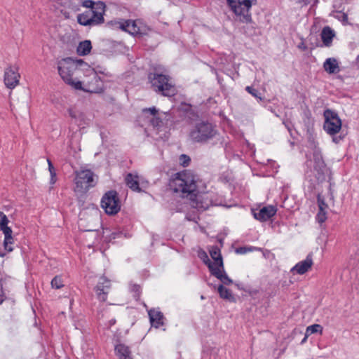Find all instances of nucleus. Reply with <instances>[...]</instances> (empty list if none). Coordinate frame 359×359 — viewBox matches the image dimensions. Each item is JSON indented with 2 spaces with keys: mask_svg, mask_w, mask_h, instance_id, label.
Wrapping results in <instances>:
<instances>
[{
  "mask_svg": "<svg viewBox=\"0 0 359 359\" xmlns=\"http://www.w3.org/2000/svg\"><path fill=\"white\" fill-rule=\"evenodd\" d=\"M197 177L190 170H185L175 174L170 180L169 186L175 193L181 194L182 197H189V199L196 202L197 208L207 209L208 204L203 205L200 200L202 196Z\"/></svg>",
  "mask_w": 359,
  "mask_h": 359,
  "instance_id": "f257e3e1",
  "label": "nucleus"
},
{
  "mask_svg": "<svg viewBox=\"0 0 359 359\" xmlns=\"http://www.w3.org/2000/svg\"><path fill=\"white\" fill-rule=\"evenodd\" d=\"M88 64L83 60H74L71 57L64 58L59 61L57 70L62 79L74 89H81L82 82L74 81L73 75L75 72L85 71Z\"/></svg>",
  "mask_w": 359,
  "mask_h": 359,
  "instance_id": "f03ea898",
  "label": "nucleus"
},
{
  "mask_svg": "<svg viewBox=\"0 0 359 359\" xmlns=\"http://www.w3.org/2000/svg\"><path fill=\"white\" fill-rule=\"evenodd\" d=\"M147 78L151 89L157 94L165 97H172L176 94V88L169 75L154 69L149 72Z\"/></svg>",
  "mask_w": 359,
  "mask_h": 359,
  "instance_id": "7ed1b4c3",
  "label": "nucleus"
},
{
  "mask_svg": "<svg viewBox=\"0 0 359 359\" xmlns=\"http://www.w3.org/2000/svg\"><path fill=\"white\" fill-rule=\"evenodd\" d=\"M217 134L216 125L208 121H201L194 124L189 136L193 142L205 144L214 139Z\"/></svg>",
  "mask_w": 359,
  "mask_h": 359,
  "instance_id": "20e7f679",
  "label": "nucleus"
},
{
  "mask_svg": "<svg viewBox=\"0 0 359 359\" xmlns=\"http://www.w3.org/2000/svg\"><path fill=\"white\" fill-rule=\"evenodd\" d=\"M74 192L76 194L84 195L90 189L96 186L97 176L90 169H81L74 172Z\"/></svg>",
  "mask_w": 359,
  "mask_h": 359,
  "instance_id": "39448f33",
  "label": "nucleus"
},
{
  "mask_svg": "<svg viewBox=\"0 0 359 359\" xmlns=\"http://www.w3.org/2000/svg\"><path fill=\"white\" fill-rule=\"evenodd\" d=\"M323 116L325 118L323 123L324 130L328 135L332 136V141L334 143L339 144L345 137V135L341 134L336 136L341 128L342 123L341 118L336 111L330 109H327L324 111Z\"/></svg>",
  "mask_w": 359,
  "mask_h": 359,
  "instance_id": "423d86ee",
  "label": "nucleus"
},
{
  "mask_svg": "<svg viewBox=\"0 0 359 359\" xmlns=\"http://www.w3.org/2000/svg\"><path fill=\"white\" fill-rule=\"evenodd\" d=\"M306 170L305 175L307 177H311L312 175L317 180H323L325 177L326 164L323 160L321 151L316 147L313 153V160H307L306 162Z\"/></svg>",
  "mask_w": 359,
  "mask_h": 359,
  "instance_id": "0eeeda50",
  "label": "nucleus"
},
{
  "mask_svg": "<svg viewBox=\"0 0 359 359\" xmlns=\"http://www.w3.org/2000/svg\"><path fill=\"white\" fill-rule=\"evenodd\" d=\"M253 0H226L230 11L237 17L238 20L243 23L252 21L250 9Z\"/></svg>",
  "mask_w": 359,
  "mask_h": 359,
  "instance_id": "6e6552de",
  "label": "nucleus"
},
{
  "mask_svg": "<svg viewBox=\"0 0 359 359\" xmlns=\"http://www.w3.org/2000/svg\"><path fill=\"white\" fill-rule=\"evenodd\" d=\"M84 72L85 76L88 79L83 81L84 86L80 90L90 93H102L104 90V81L97 75V72L88 65Z\"/></svg>",
  "mask_w": 359,
  "mask_h": 359,
  "instance_id": "1a4fd4ad",
  "label": "nucleus"
},
{
  "mask_svg": "<svg viewBox=\"0 0 359 359\" xmlns=\"http://www.w3.org/2000/svg\"><path fill=\"white\" fill-rule=\"evenodd\" d=\"M101 207L107 215H114L121 210V202L118 193L114 190L106 192L101 199Z\"/></svg>",
  "mask_w": 359,
  "mask_h": 359,
  "instance_id": "9d476101",
  "label": "nucleus"
},
{
  "mask_svg": "<svg viewBox=\"0 0 359 359\" xmlns=\"http://www.w3.org/2000/svg\"><path fill=\"white\" fill-rule=\"evenodd\" d=\"M20 75L19 68L16 65H9L5 69L4 81L5 86L9 89H13L19 83Z\"/></svg>",
  "mask_w": 359,
  "mask_h": 359,
  "instance_id": "9b49d317",
  "label": "nucleus"
},
{
  "mask_svg": "<svg viewBox=\"0 0 359 359\" xmlns=\"http://www.w3.org/2000/svg\"><path fill=\"white\" fill-rule=\"evenodd\" d=\"M111 286V280L107 278L105 276L100 278L97 284L94 288L97 298L99 301L103 302L107 301Z\"/></svg>",
  "mask_w": 359,
  "mask_h": 359,
  "instance_id": "f8f14e48",
  "label": "nucleus"
},
{
  "mask_svg": "<svg viewBox=\"0 0 359 359\" xmlns=\"http://www.w3.org/2000/svg\"><path fill=\"white\" fill-rule=\"evenodd\" d=\"M96 6L94 9L88 10L91 12L90 18L93 21L90 22V27L102 25L104 22L105 4L102 1H97Z\"/></svg>",
  "mask_w": 359,
  "mask_h": 359,
  "instance_id": "ddd939ff",
  "label": "nucleus"
},
{
  "mask_svg": "<svg viewBox=\"0 0 359 359\" xmlns=\"http://www.w3.org/2000/svg\"><path fill=\"white\" fill-rule=\"evenodd\" d=\"M276 208L273 205L263 207L259 210H252L254 217L259 221H267L276 213Z\"/></svg>",
  "mask_w": 359,
  "mask_h": 359,
  "instance_id": "4468645a",
  "label": "nucleus"
},
{
  "mask_svg": "<svg viewBox=\"0 0 359 359\" xmlns=\"http://www.w3.org/2000/svg\"><path fill=\"white\" fill-rule=\"evenodd\" d=\"M313 265L312 255L309 254L304 260L297 263L292 269L291 271L299 275L306 273Z\"/></svg>",
  "mask_w": 359,
  "mask_h": 359,
  "instance_id": "2eb2a0df",
  "label": "nucleus"
},
{
  "mask_svg": "<svg viewBox=\"0 0 359 359\" xmlns=\"http://www.w3.org/2000/svg\"><path fill=\"white\" fill-rule=\"evenodd\" d=\"M320 35L323 42L320 46L330 47L332 45L333 39L336 36V33L330 27L325 26Z\"/></svg>",
  "mask_w": 359,
  "mask_h": 359,
  "instance_id": "dca6fc26",
  "label": "nucleus"
},
{
  "mask_svg": "<svg viewBox=\"0 0 359 359\" xmlns=\"http://www.w3.org/2000/svg\"><path fill=\"white\" fill-rule=\"evenodd\" d=\"M210 274L219 279L224 285H231L233 280L226 274L224 267H215L211 269Z\"/></svg>",
  "mask_w": 359,
  "mask_h": 359,
  "instance_id": "f3484780",
  "label": "nucleus"
},
{
  "mask_svg": "<svg viewBox=\"0 0 359 359\" xmlns=\"http://www.w3.org/2000/svg\"><path fill=\"white\" fill-rule=\"evenodd\" d=\"M148 315L149 317V320L152 326L155 328H159L161 326L163 325V314L161 311H157L155 309H150L148 311Z\"/></svg>",
  "mask_w": 359,
  "mask_h": 359,
  "instance_id": "a211bd4d",
  "label": "nucleus"
},
{
  "mask_svg": "<svg viewBox=\"0 0 359 359\" xmlns=\"http://www.w3.org/2000/svg\"><path fill=\"white\" fill-rule=\"evenodd\" d=\"M114 351L119 359H133L130 348L124 344H116Z\"/></svg>",
  "mask_w": 359,
  "mask_h": 359,
  "instance_id": "6ab92c4d",
  "label": "nucleus"
},
{
  "mask_svg": "<svg viewBox=\"0 0 359 359\" xmlns=\"http://www.w3.org/2000/svg\"><path fill=\"white\" fill-rule=\"evenodd\" d=\"M323 68L328 74H336L340 71L337 60L334 57H329L323 63Z\"/></svg>",
  "mask_w": 359,
  "mask_h": 359,
  "instance_id": "aec40b11",
  "label": "nucleus"
},
{
  "mask_svg": "<svg viewBox=\"0 0 359 359\" xmlns=\"http://www.w3.org/2000/svg\"><path fill=\"white\" fill-rule=\"evenodd\" d=\"M210 255L214 260V262L212 263L215 264V267H223L224 263L222 256L221 255L220 249L217 246L215 245L211 248L210 250Z\"/></svg>",
  "mask_w": 359,
  "mask_h": 359,
  "instance_id": "412c9836",
  "label": "nucleus"
},
{
  "mask_svg": "<svg viewBox=\"0 0 359 359\" xmlns=\"http://www.w3.org/2000/svg\"><path fill=\"white\" fill-rule=\"evenodd\" d=\"M126 183L127 186L133 191L137 192L142 191V189L139 185L138 177L137 175H133L131 173H128L126 177Z\"/></svg>",
  "mask_w": 359,
  "mask_h": 359,
  "instance_id": "4be33fe9",
  "label": "nucleus"
},
{
  "mask_svg": "<svg viewBox=\"0 0 359 359\" xmlns=\"http://www.w3.org/2000/svg\"><path fill=\"white\" fill-rule=\"evenodd\" d=\"M92 49V45L90 40H85L79 43L76 52L79 55H87Z\"/></svg>",
  "mask_w": 359,
  "mask_h": 359,
  "instance_id": "5701e85b",
  "label": "nucleus"
},
{
  "mask_svg": "<svg viewBox=\"0 0 359 359\" xmlns=\"http://www.w3.org/2000/svg\"><path fill=\"white\" fill-rule=\"evenodd\" d=\"M3 233L5 236L4 241V250L8 252H12L13 249L12 247H10L9 245L14 242V239L12 236L13 231L11 228L6 229V230L3 231Z\"/></svg>",
  "mask_w": 359,
  "mask_h": 359,
  "instance_id": "b1692460",
  "label": "nucleus"
},
{
  "mask_svg": "<svg viewBox=\"0 0 359 359\" xmlns=\"http://www.w3.org/2000/svg\"><path fill=\"white\" fill-rule=\"evenodd\" d=\"M217 290L221 298L229 300V302L235 301V297H233L231 291L225 287L223 285H219Z\"/></svg>",
  "mask_w": 359,
  "mask_h": 359,
  "instance_id": "393cba45",
  "label": "nucleus"
},
{
  "mask_svg": "<svg viewBox=\"0 0 359 359\" xmlns=\"http://www.w3.org/2000/svg\"><path fill=\"white\" fill-rule=\"evenodd\" d=\"M126 26L128 27V33H129L130 34L133 36L142 34L135 20H128V24H126Z\"/></svg>",
  "mask_w": 359,
  "mask_h": 359,
  "instance_id": "a878e982",
  "label": "nucleus"
},
{
  "mask_svg": "<svg viewBox=\"0 0 359 359\" xmlns=\"http://www.w3.org/2000/svg\"><path fill=\"white\" fill-rule=\"evenodd\" d=\"M90 11H86L83 13L79 14L77 16L78 22L81 25L90 27V22H93L90 18Z\"/></svg>",
  "mask_w": 359,
  "mask_h": 359,
  "instance_id": "bb28decb",
  "label": "nucleus"
},
{
  "mask_svg": "<svg viewBox=\"0 0 359 359\" xmlns=\"http://www.w3.org/2000/svg\"><path fill=\"white\" fill-rule=\"evenodd\" d=\"M331 15L335 19L340 21L343 25H349V22L348 21V15L346 13L340 11H334L332 12Z\"/></svg>",
  "mask_w": 359,
  "mask_h": 359,
  "instance_id": "cd10ccee",
  "label": "nucleus"
},
{
  "mask_svg": "<svg viewBox=\"0 0 359 359\" xmlns=\"http://www.w3.org/2000/svg\"><path fill=\"white\" fill-rule=\"evenodd\" d=\"M198 255L203 262L208 267L210 272L211 271V269H214L215 267V264L210 261L208 254L204 250H200Z\"/></svg>",
  "mask_w": 359,
  "mask_h": 359,
  "instance_id": "c85d7f7f",
  "label": "nucleus"
},
{
  "mask_svg": "<svg viewBox=\"0 0 359 359\" xmlns=\"http://www.w3.org/2000/svg\"><path fill=\"white\" fill-rule=\"evenodd\" d=\"M323 330V327L319 324H313L312 325L308 326L306 329V337H309L311 334L315 333H320L322 334Z\"/></svg>",
  "mask_w": 359,
  "mask_h": 359,
  "instance_id": "c756f323",
  "label": "nucleus"
},
{
  "mask_svg": "<svg viewBox=\"0 0 359 359\" xmlns=\"http://www.w3.org/2000/svg\"><path fill=\"white\" fill-rule=\"evenodd\" d=\"M9 223V220L7 216L3 212L0 211V230L2 231L6 230V229H10L8 226Z\"/></svg>",
  "mask_w": 359,
  "mask_h": 359,
  "instance_id": "7c9ffc66",
  "label": "nucleus"
},
{
  "mask_svg": "<svg viewBox=\"0 0 359 359\" xmlns=\"http://www.w3.org/2000/svg\"><path fill=\"white\" fill-rule=\"evenodd\" d=\"M51 286L55 289H60L64 286L63 280L62 277L60 276H55L51 280Z\"/></svg>",
  "mask_w": 359,
  "mask_h": 359,
  "instance_id": "2f4dec72",
  "label": "nucleus"
},
{
  "mask_svg": "<svg viewBox=\"0 0 359 359\" xmlns=\"http://www.w3.org/2000/svg\"><path fill=\"white\" fill-rule=\"evenodd\" d=\"M68 8L74 12L80 11L81 0H69Z\"/></svg>",
  "mask_w": 359,
  "mask_h": 359,
  "instance_id": "473e14b6",
  "label": "nucleus"
},
{
  "mask_svg": "<svg viewBox=\"0 0 359 359\" xmlns=\"http://www.w3.org/2000/svg\"><path fill=\"white\" fill-rule=\"evenodd\" d=\"M245 90L250 93V95H252L254 97H255L256 99H257L259 101H262V97L261 96V93L258 91V90L254 88L252 86H246L245 87Z\"/></svg>",
  "mask_w": 359,
  "mask_h": 359,
  "instance_id": "72a5a7b5",
  "label": "nucleus"
},
{
  "mask_svg": "<svg viewBox=\"0 0 359 359\" xmlns=\"http://www.w3.org/2000/svg\"><path fill=\"white\" fill-rule=\"evenodd\" d=\"M130 291L133 292V297L136 300H138L141 294V287L137 284H133L130 285Z\"/></svg>",
  "mask_w": 359,
  "mask_h": 359,
  "instance_id": "f704fd0d",
  "label": "nucleus"
},
{
  "mask_svg": "<svg viewBox=\"0 0 359 359\" xmlns=\"http://www.w3.org/2000/svg\"><path fill=\"white\" fill-rule=\"evenodd\" d=\"M97 6V2L92 0H81V6L90 8V10L94 9Z\"/></svg>",
  "mask_w": 359,
  "mask_h": 359,
  "instance_id": "c9c22d12",
  "label": "nucleus"
},
{
  "mask_svg": "<svg viewBox=\"0 0 359 359\" xmlns=\"http://www.w3.org/2000/svg\"><path fill=\"white\" fill-rule=\"evenodd\" d=\"M316 219L319 224H323V222H325V220L327 219L326 211L319 210L318 212L316 215Z\"/></svg>",
  "mask_w": 359,
  "mask_h": 359,
  "instance_id": "e433bc0d",
  "label": "nucleus"
},
{
  "mask_svg": "<svg viewBox=\"0 0 359 359\" xmlns=\"http://www.w3.org/2000/svg\"><path fill=\"white\" fill-rule=\"evenodd\" d=\"M317 202L319 210L326 211V209L328 208V205L325 202L324 198L321 196L320 194H318L317 196Z\"/></svg>",
  "mask_w": 359,
  "mask_h": 359,
  "instance_id": "4c0bfd02",
  "label": "nucleus"
},
{
  "mask_svg": "<svg viewBox=\"0 0 359 359\" xmlns=\"http://www.w3.org/2000/svg\"><path fill=\"white\" fill-rule=\"evenodd\" d=\"M191 161V158L189 156L186 154H182L180 156V162L182 165L184 167L188 166Z\"/></svg>",
  "mask_w": 359,
  "mask_h": 359,
  "instance_id": "58836bf2",
  "label": "nucleus"
},
{
  "mask_svg": "<svg viewBox=\"0 0 359 359\" xmlns=\"http://www.w3.org/2000/svg\"><path fill=\"white\" fill-rule=\"evenodd\" d=\"M158 109L155 107H149V108H144L142 109L143 114H147L149 113L150 114L153 115L154 116H156V114L158 113Z\"/></svg>",
  "mask_w": 359,
  "mask_h": 359,
  "instance_id": "ea45409f",
  "label": "nucleus"
},
{
  "mask_svg": "<svg viewBox=\"0 0 359 359\" xmlns=\"http://www.w3.org/2000/svg\"><path fill=\"white\" fill-rule=\"evenodd\" d=\"M150 122H151V124L154 126V127H158L161 126V123L162 122L161 119L158 117H156V116H154L151 120H150Z\"/></svg>",
  "mask_w": 359,
  "mask_h": 359,
  "instance_id": "a19ab883",
  "label": "nucleus"
},
{
  "mask_svg": "<svg viewBox=\"0 0 359 359\" xmlns=\"http://www.w3.org/2000/svg\"><path fill=\"white\" fill-rule=\"evenodd\" d=\"M128 24V20H123V21H121V22H118L116 23V25H118V27L124 31V32H128V27L126 26V25Z\"/></svg>",
  "mask_w": 359,
  "mask_h": 359,
  "instance_id": "79ce46f5",
  "label": "nucleus"
},
{
  "mask_svg": "<svg viewBox=\"0 0 359 359\" xmlns=\"http://www.w3.org/2000/svg\"><path fill=\"white\" fill-rule=\"evenodd\" d=\"M47 162H48V170L50 172V175H56L55 169L53 167V165L51 161L49 158H48Z\"/></svg>",
  "mask_w": 359,
  "mask_h": 359,
  "instance_id": "37998d69",
  "label": "nucleus"
},
{
  "mask_svg": "<svg viewBox=\"0 0 359 359\" xmlns=\"http://www.w3.org/2000/svg\"><path fill=\"white\" fill-rule=\"evenodd\" d=\"M95 71H96L97 72V74H104L105 76H110L109 75V73L108 72L106 71V69H99L98 67L95 69H94Z\"/></svg>",
  "mask_w": 359,
  "mask_h": 359,
  "instance_id": "c03bdc74",
  "label": "nucleus"
},
{
  "mask_svg": "<svg viewBox=\"0 0 359 359\" xmlns=\"http://www.w3.org/2000/svg\"><path fill=\"white\" fill-rule=\"evenodd\" d=\"M302 1L305 4H311V3L316 4V3L318 2V0H302Z\"/></svg>",
  "mask_w": 359,
  "mask_h": 359,
  "instance_id": "a18cd8bd",
  "label": "nucleus"
},
{
  "mask_svg": "<svg viewBox=\"0 0 359 359\" xmlns=\"http://www.w3.org/2000/svg\"><path fill=\"white\" fill-rule=\"evenodd\" d=\"M68 113H69V115L72 117V118H76V114L75 112L73 111V109H68Z\"/></svg>",
  "mask_w": 359,
  "mask_h": 359,
  "instance_id": "49530a36",
  "label": "nucleus"
},
{
  "mask_svg": "<svg viewBox=\"0 0 359 359\" xmlns=\"http://www.w3.org/2000/svg\"><path fill=\"white\" fill-rule=\"evenodd\" d=\"M56 182V175H50V184H53Z\"/></svg>",
  "mask_w": 359,
  "mask_h": 359,
  "instance_id": "de8ad7c7",
  "label": "nucleus"
},
{
  "mask_svg": "<svg viewBox=\"0 0 359 359\" xmlns=\"http://www.w3.org/2000/svg\"><path fill=\"white\" fill-rule=\"evenodd\" d=\"M246 252H247V250H246L245 248H239L237 249V252H239V253H245Z\"/></svg>",
  "mask_w": 359,
  "mask_h": 359,
  "instance_id": "09e8293b",
  "label": "nucleus"
},
{
  "mask_svg": "<svg viewBox=\"0 0 359 359\" xmlns=\"http://www.w3.org/2000/svg\"><path fill=\"white\" fill-rule=\"evenodd\" d=\"M299 48L303 50H306L307 49V47L303 43L299 45Z\"/></svg>",
  "mask_w": 359,
  "mask_h": 359,
  "instance_id": "8fccbe9b",
  "label": "nucleus"
},
{
  "mask_svg": "<svg viewBox=\"0 0 359 359\" xmlns=\"http://www.w3.org/2000/svg\"><path fill=\"white\" fill-rule=\"evenodd\" d=\"M307 338H308V337H306V332H305V336H304V339L302 340L301 344H302L305 343L307 340Z\"/></svg>",
  "mask_w": 359,
  "mask_h": 359,
  "instance_id": "3c124183",
  "label": "nucleus"
},
{
  "mask_svg": "<svg viewBox=\"0 0 359 359\" xmlns=\"http://www.w3.org/2000/svg\"><path fill=\"white\" fill-rule=\"evenodd\" d=\"M355 64L359 67V55L356 57Z\"/></svg>",
  "mask_w": 359,
  "mask_h": 359,
  "instance_id": "603ef678",
  "label": "nucleus"
},
{
  "mask_svg": "<svg viewBox=\"0 0 359 359\" xmlns=\"http://www.w3.org/2000/svg\"><path fill=\"white\" fill-rule=\"evenodd\" d=\"M5 252H4L3 250L0 249V257H3L5 256Z\"/></svg>",
  "mask_w": 359,
  "mask_h": 359,
  "instance_id": "864d4df0",
  "label": "nucleus"
}]
</instances>
